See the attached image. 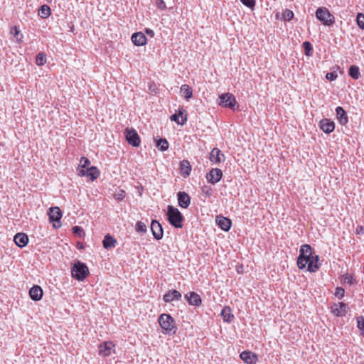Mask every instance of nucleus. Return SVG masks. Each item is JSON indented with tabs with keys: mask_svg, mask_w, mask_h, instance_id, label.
I'll use <instances>...</instances> for the list:
<instances>
[{
	"mask_svg": "<svg viewBox=\"0 0 364 364\" xmlns=\"http://www.w3.org/2000/svg\"><path fill=\"white\" fill-rule=\"evenodd\" d=\"M318 261L319 257L313 255L312 248L309 245L305 244L301 246L297 259V266L299 269H302L307 265L308 271L315 272L320 266Z\"/></svg>",
	"mask_w": 364,
	"mask_h": 364,
	"instance_id": "obj_1",
	"label": "nucleus"
},
{
	"mask_svg": "<svg viewBox=\"0 0 364 364\" xmlns=\"http://www.w3.org/2000/svg\"><path fill=\"white\" fill-rule=\"evenodd\" d=\"M167 217L169 223L176 228L183 227L184 218L178 208L168 205L167 207Z\"/></svg>",
	"mask_w": 364,
	"mask_h": 364,
	"instance_id": "obj_2",
	"label": "nucleus"
},
{
	"mask_svg": "<svg viewBox=\"0 0 364 364\" xmlns=\"http://www.w3.org/2000/svg\"><path fill=\"white\" fill-rule=\"evenodd\" d=\"M159 323L161 328L168 334H174L176 331V322L169 314H162L159 318Z\"/></svg>",
	"mask_w": 364,
	"mask_h": 364,
	"instance_id": "obj_3",
	"label": "nucleus"
},
{
	"mask_svg": "<svg viewBox=\"0 0 364 364\" xmlns=\"http://www.w3.org/2000/svg\"><path fill=\"white\" fill-rule=\"evenodd\" d=\"M73 277L78 281H83L89 274V270L85 264L77 261L72 267Z\"/></svg>",
	"mask_w": 364,
	"mask_h": 364,
	"instance_id": "obj_4",
	"label": "nucleus"
},
{
	"mask_svg": "<svg viewBox=\"0 0 364 364\" xmlns=\"http://www.w3.org/2000/svg\"><path fill=\"white\" fill-rule=\"evenodd\" d=\"M316 18L325 26H331L335 22V17L326 7H320L316 11Z\"/></svg>",
	"mask_w": 364,
	"mask_h": 364,
	"instance_id": "obj_5",
	"label": "nucleus"
},
{
	"mask_svg": "<svg viewBox=\"0 0 364 364\" xmlns=\"http://www.w3.org/2000/svg\"><path fill=\"white\" fill-rule=\"evenodd\" d=\"M218 104L225 107H228L232 110L238 109L239 107L235 96L230 93H225L220 95Z\"/></svg>",
	"mask_w": 364,
	"mask_h": 364,
	"instance_id": "obj_6",
	"label": "nucleus"
},
{
	"mask_svg": "<svg viewBox=\"0 0 364 364\" xmlns=\"http://www.w3.org/2000/svg\"><path fill=\"white\" fill-rule=\"evenodd\" d=\"M124 134L127 142L134 146L138 147L140 145L141 140L136 131L133 128H127Z\"/></svg>",
	"mask_w": 364,
	"mask_h": 364,
	"instance_id": "obj_7",
	"label": "nucleus"
},
{
	"mask_svg": "<svg viewBox=\"0 0 364 364\" xmlns=\"http://www.w3.org/2000/svg\"><path fill=\"white\" fill-rule=\"evenodd\" d=\"M114 344L111 341H105L99 345V354L107 357L114 352Z\"/></svg>",
	"mask_w": 364,
	"mask_h": 364,
	"instance_id": "obj_8",
	"label": "nucleus"
},
{
	"mask_svg": "<svg viewBox=\"0 0 364 364\" xmlns=\"http://www.w3.org/2000/svg\"><path fill=\"white\" fill-rule=\"evenodd\" d=\"M78 175L80 176L90 177L92 181L96 179L99 175L100 171L95 166L87 168V169H78Z\"/></svg>",
	"mask_w": 364,
	"mask_h": 364,
	"instance_id": "obj_9",
	"label": "nucleus"
},
{
	"mask_svg": "<svg viewBox=\"0 0 364 364\" xmlns=\"http://www.w3.org/2000/svg\"><path fill=\"white\" fill-rule=\"evenodd\" d=\"M151 230L156 240H159L163 237L164 230L161 225L157 220H152L151 224Z\"/></svg>",
	"mask_w": 364,
	"mask_h": 364,
	"instance_id": "obj_10",
	"label": "nucleus"
},
{
	"mask_svg": "<svg viewBox=\"0 0 364 364\" xmlns=\"http://www.w3.org/2000/svg\"><path fill=\"white\" fill-rule=\"evenodd\" d=\"M223 173L220 169L212 168L207 175V179L210 183L215 184L221 179Z\"/></svg>",
	"mask_w": 364,
	"mask_h": 364,
	"instance_id": "obj_11",
	"label": "nucleus"
},
{
	"mask_svg": "<svg viewBox=\"0 0 364 364\" xmlns=\"http://www.w3.org/2000/svg\"><path fill=\"white\" fill-rule=\"evenodd\" d=\"M210 160L213 164H219L225 160V156L218 148H214L210 153Z\"/></svg>",
	"mask_w": 364,
	"mask_h": 364,
	"instance_id": "obj_12",
	"label": "nucleus"
},
{
	"mask_svg": "<svg viewBox=\"0 0 364 364\" xmlns=\"http://www.w3.org/2000/svg\"><path fill=\"white\" fill-rule=\"evenodd\" d=\"M240 358L247 364H255L258 360L257 355L250 351H243L240 353Z\"/></svg>",
	"mask_w": 364,
	"mask_h": 364,
	"instance_id": "obj_13",
	"label": "nucleus"
},
{
	"mask_svg": "<svg viewBox=\"0 0 364 364\" xmlns=\"http://www.w3.org/2000/svg\"><path fill=\"white\" fill-rule=\"evenodd\" d=\"M320 129L325 133H331L335 129V123L328 119H323L319 123Z\"/></svg>",
	"mask_w": 364,
	"mask_h": 364,
	"instance_id": "obj_14",
	"label": "nucleus"
},
{
	"mask_svg": "<svg viewBox=\"0 0 364 364\" xmlns=\"http://www.w3.org/2000/svg\"><path fill=\"white\" fill-rule=\"evenodd\" d=\"M181 299V294L177 290H169L163 297L166 303H170L173 301H178Z\"/></svg>",
	"mask_w": 364,
	"mask_h": 364,
	"instance_id": "obj_15",
	"label": "nucleus"
},
{
	"mask_svg": "<svg viewBox=\"0 0 364 364\" xmlns=\"http://www.w3.org/2000/svg\"><path fill=\"white\" fill-rule=\"evenodd\" d=\"M185 299L190 305L198 306L201 304L200 296L194 291L186 294Z\"/></svg>",
	"mask_w": 364,
	"mask_h": 364,
	"instance_id": "obj_16",
	"label": "nucleus"
},
{
	"mask_svg": "<svg viewBox=\"0 0 364 364\" xmlns=\"http://www.w3.org/2000/svg\"><path fill=\"white\" fill-rule=\"evenodd\" d=\"M178 202L180 207L183 208H187L191 203V198L189 196L183 191H180L177 194Z\"/></svg>",
	"mask_w": 364,
	"mask_h": 364,
	"instance_id": "obj_17",
	"label": "nucleus"
},
{
	"mask_svg": "<svg viewBox=\"0 0 364 364\" xmlns=\"http://www.w3.org/2000/svg\"><path fill=\"white\" fill-rule=\"evenodd\" d=\"M132 43L137 46H141L146 44V37L141 32L134 33L132 36Z\"/></svg>",
	"mask_w": 364,
	"mask_h": 364,
	"instance_id": "obj_18",
	"label": "nucleus"
},
{
	"mask_svg": "<svg viewBox=\"0 0 364 364\" xmlns=\"http://www.w3.org/2000/svg\"><path fill=\"white\" fill-rule=\"evenodd\" d=\"M48 215L51 222H59L63 215L60 208L57 206L50 208Z\"/></svg>",
	"mask_w": 364,
	"mask_h": 364,
	"instance_id": "obj_19",
	"label": "nucleus"
},
{
	"mask_svg": "<svg viewBox=\"0 0 364 364\" xmlns=\"http://www.w3.org/2000/svg\"><path fill=\"white\" fill-rule=\"evenodd\" d=\"M336 118L341 125H346L348 122V118L346 112L341 107H337L336 109Z\"/></svg>",
	"mask_w": 364,
	"mask_h": 364,
	"instance_id": "obj_20",
	"label": "nucleus"
},
{
	"mask_svg": "<svg viewBox=\"0 0 364 364\" xmlns=\"http://www.w3.org/2000/svg\"><path fill=\"white\" fill-rule=\"evenodd\" d=\"M216 222L218 226L225 231H228L232 225L231 220L223 216H218L216 218Z\"/></svg>",
	"mask_w": 364,
	"mask_h": 364,
	"instance_id": "obj_21",
	"label": "nucleus"
},
{
	"mask_svg": "<svg viewBox=\"0 0 364 364\" xmlns=\"http://www.w3.org/2000/svg\"><path fill=\"white\" fill-rule=\"evenodd\" d=\"M29 295L32 300L39 301L43 296V290L41 287L34 285L29 291Z\"/></svg>",
	"mask_w": 364,
	"mask_h": 364,
	"instance_id": "obj_22",
	"label": "nucleus"
},
{
	"mask_svg": "<svg viewBox=\"0 0 364 364\" xmlns=\"http://www.w3.org/2000/svg\"><path fill=\"white\" fill-rule=\"evenodd\" d=\"M16 245L20 247H25L28 242V237L25 233H17L14 239Z\"/></svg>",
	"mask_w": 364,
	"mask_h": 364,
	"instance_id": "obj_23",
	"label": "nucleus"
},
{
	"mask_svg": "<svg viewBox=\"0 0 364 364\" xmlns=\"http://www.w3.org/2000/svg\"><path fill=\"white\" fill-rule=\"evenodd\" d=\"M347 311V305L345 303L339 302L338 304H335L332 307V313L337 316H342L346 314Z\"/></svg>",
	"mask_w": 364,
	"mask_h": 364,
	"instance_id": "obj_24",
	"label": "nucleus"
},
{
	"mask_svg": "<svg viewBox=\"0 0 364 364\" xmlns=\"http://www.w3.org/2000/svg\"><path fill=\"white\" fill-rule=\"evenodd\" d=\"M183 112L179 110L178 113H176L171 117V119L176 122L178 124L183 125L187 121L186 115L183 117Z\"/></svg>",
	"mask_w": 364,
	"mask_h": 364,
	"instance_id": "obj_25",
	"label": "nucleus"
},
{
	"mask_svg": "<svg viewBox=\"0 0 364 364\" xmlns=\"http://www.w3.org/2000/svg\"><path fill=\"white\" fill-rule=\"evenodd\" d=\"M102 243L104 248L108 250L115 246L117 240L109 235H107L105 236Z\"/></svg>",
	"mask_w": 364,
	"mask_h": 364,
	"instance_id": "obj_26",
	"label": "nucleus"
},
{
	"mask_svg": "<svg viewBox=\"0 0 364 364\" xmlns=\"http://www.w3.org/2000/svg\"><path fill=\"white\" fill-rule=\"evenodd\" d=\"M221 316L225 322H230L234 316L231 312V309L229 306H225L221 311Z\"/></svg>",
	"mask_w": 364,
	"mask_h": 364,
	"instance_id": "obj_27",
	"label": "nucleus"
},
{
	"mask_svg": "<svg viewBox=\"0 0 364 364\" xmlns=\"http://www.w3.org/2000/svg\"><path fill=\"white\" fill-rule=\"evenodd\" d=\"M180 169H181V174L183 176H189L191 171V166L190 165V163L186 160L182 161L180 164Z\"/></svg>",
	"mask_w": 364,
	"mask_h": 364,
	"instance_id": "obj_28",
	"label": "nucleus"
},
{
	"mask_svg": "<svg viewBox=\"0 0 364 364\" xmlns=\"http://www.w3.org/2000/svg\"><path fill=\"white\" fill-rule=\"evenodd\" d=\"M181 92L183 95L184 97L186 100H189L192 97L193 95V91L191 87L188 85H183L181 87Z\"/></svg>",
	"mask_w": 364,
	"mask_h": 364,
	"instance_id": "obj_29",
	"label": "nucleus"
},
{
	"mask_svg": "<svg viewBox=\"0 0 364 364\" xmlns=\"http://www.w3.org/2000/svg\"><path fill=\"white\" fill-rule=\"evenodd\" d=\"M349 75L354 80H358L360 76V69L357 65H351L349 68Z\"/></svg>",
	"mask_w": 364,
	"mask_h": 364,
	"instance_id": "obj_30",
	"label": "nucleus"
},
{
	"mask_svg": "<svg viewBox=\"0 0 364 364\" xmlns=\"http://www.w3.org/2000/svg\"><path fill=\"white\" fill-rule=\"evenodd\" d=\"M11 34H12L18 42H21L23 38V34L21 33L20 30L16 26L11 28Z\"/></svg>",
	"mask_w": 364,
	"mask_h": 364,
	"instance_id": "obj_31",
	"label": "nucleus"
},
{
	"mask_svg": "<svg viewBox=\"0 0 364 364\" xmlns=\"http://www.w3.org/2000/svg\"><path fill=\"white\" fill-rule=\"evenodd\" d=\"M157 148L162 151H166L168 149V143L166 139H160L156 141Z\"/></svg>",
	"mask_w": 364,
	"mask_h": 364,
	"instance_id": "obj_32",
	"label": "nucleus"
},
{
	"mask_svg": "<svg viewBox=\"0 0 364 364\" xmlns=\"http://www.w3.org/2000/svg\"><path fill=\"white\" fill-rule=\"evenodd\" d=\"M39 14L42 18H47L50 14V8L47 5H43L39 9Z\"/></svg>",
	"mask_w": 364,
	"mask_h": 364,
	"instance_id": "obj_33",
	"label": "nucleus"
},
{
	"mask_svg": "<svg viewBox=\"0 0 364 364\" xmlns=\"http://www.w3.org/2000/svg\"><path fill=\"white\" fill-rule=\"evenodd\" d=\"M36 63L38 65H43L46 63V56L43 53H39L36 58Z\"/></svg>",
	"mask_w": 364,
	"mask_h": 364,
	"instance_id": "obj_34",
	"label": "nucleus"
},
{
	"mask_svg": "<svg viewBox=\"0 0 364 364\" xmlns=\"http://www.w3.org/2000/svg\"><path fill=\"white\" fill-rule=\"evenodd\" d=\"M146 225L141 221H138L135 226V230L138 232L144 233L146 232Z\"/></svg>",
	"mask_w": 364,
	"mask_h": 364,
	"instance_id": "obj_35",
	"label": "nucleus"
},
{
	"mask_svg": "<svg viewBox=\"0 0 364 364\" xmlns=\"http://www.w3.org/2000/svg\"><path fill=\"white\" fill-rule=\"evenodd\" d=\"M357 327L360 331V334L364 336V317L359 316L357 318Z\"/></svg>",
	"mask_w": 364,
	"mask_h": 364,
	"instance_id": "obj_36",
	"label": "nucleus"
},
{
	"mask_svg": "<svg viewBox=\"0 0 364 364\" xmlns=\"http://www.w3.org/2000/svg\"><path fill=\"white\" fill-rule=\"evenodd\" d=\"M294 14L293 11L287 9L284 10V11L283 13L282 18L284 21H289L294 18Z\"/></svg>",
	"mask_w": 364,
	"mask_h": 364,
	"instance_id": "obj_37",
	"label": "nucleus"
},
{
	"mask_svg": "<svg viewBox=\"0 0 364 364\" xmlns=\"http://www.w3.org/2000/svg\"><path fill=\"white\" fill-rule=\"evenodd\" d=\"M303 47H304V49L305 51V54L308 56H311L312 55V50H313L311 44L308 41H305L303 43Z\"/></svg>",
	"mask_w": 364,
	"mask_h": 364,
	"instance_id": "obj_38",
	"label": "nucleus"
},
{
	"mask_svg": "<svg viewBox=\"0 0 364 364\" xmlns=\"http://www.w3.org/2000/svg\"><path fill=\"white\" fill-rule=\"evenodd\" d=\"M356 22L358 26L363 30L364 29V14L362 13H358L356 18Z\"/></svg>",
	"mask_w": 364,
	"mask_h": 364,
	"instance_id": "obj_39",
	"label": "nucleus"
},
{
	"mask_svg": "<svg viewBox=\"0 0 364 364\" xmlns=\"http://www.w3.org/2000/svg\"><path fill=\"white\" fill-rule=\"evenodd\" d=\"M90 164V161L87 158L82 157L79 164V166L80 167L79 169H85V168H88Z\"/></svg>",
	"mask_w": 364,
	"mask_h": 364,
	"instance_id": "obj_40",
	"label": "nucleus"
},
{
	"mask_svg": "<svg viewBox=\"0 0 364 364\" xmlns=\"http://www.w3.org/2000/svg\"><path fill=\"white\" fill-rule=\"evenodd\" d=\"M201 191L206 197H210L213 193L212 188L210 186H203L201 188Z\"/></svg>",
	"mask_w": 364,
	"mask_h": 364,
	"instance_id": "obj_41",
	"label": "nucleus"
},
{
	"mask_svg": "<svg viewBox=\"0 0 364 364\" xmlns=\"http://www.w3.org/2000/svg\"><path fill=\"white\" fill-rule=\"evenodd\" d=\"M126 193L123 190H119L114 194V198L118 201L122 200L125 197Z\"/></svg>",
	"mask_w": 364,
	"mask_h": 364,
	"instance_id": "obj_42",
	"label": "nucleus"
},
{
	"mask_svg": "<svg viewBox=\"0 0 364 364\" xmlns=\"http://www.w3.org/2000/svg\"><path fill=\"white\" fill-rule=\"evenodd\" d=\"M241 2L246 6L253 9L255 6V0H240Z\"/></svg>",
	"mask_w": 364,
	"mask_h": 364,
	"instance_id": "obj_43",
	"label": "nucleus"
},
{
	"mask_svg": "<svg viewBox=\"0 0 364 364\" xmlns=\"http://www.w3.org/2000/svg\"><path fill=\"white\" fill-rule=\"evenodd\" d=\"M345 290L342 287H337L336 289L335 295L336 296L338 297L339 299H341L344 296Z\"/></svg>",
	"mask_w": 364,
	"mask_h": 364,
	"instance_id": "obj_44",
	"label": "nucleus"
},
{
	"mask_svg": "<svg viewBox=\"0 0 364 364\" xmlns=\"http://www.w3.org/2000/svg\"><path fill=\"white\" fill-rule=\"evenodd\" d=\"M337 77H338V75L336 72L328 73L326 75V78L330 81H333V80H336L337 78Z\"/></svg>",
	"mask_w": 364,
	"mask_h": 364,
	"instance_id": "obj_45",
	"label": "nucleus"
},
{
	"mask_svg": "<svg viewBox=\"0 0 364 364\" xmlns=\"http://www.w3.org/2000/svg\"><path fill=\"white\" fill-rule=\"evenodd\" d=\"M73 232L74 234L77 235L78 236L81 237L82 233H83V229L79 226H74L73 228Z\"/></svg>",
	"mask_w": 364,
	"mask_h": 364,
	"instance_id": "obj_46",
	"label": "nucleus"
},
{
	"mask_svg": "<svg viewBox=\"0 0 364 364\" xmlns=\"http://www.w3.org/2000/svg\"><path fill=\"white\" fill-rule=\"evenodd\" d=\"M156 4L161 10H164L166 8V4L164 0H156Z\"/></svg>",
	"mask_w": 364,
	"mask_h": 364,
	"instance_id": "obj_47",
	"label": "nucleus"
},
{
	"mask_svg": "<svg viewBox=\"0 0 364 364\" xmlns=\"http://www.w3.org/2000/svg\"><path fill=\"white\" fill-rule=\"evenodd\" d=\"M145 32L150 37H154V36L155 33H154V31L152 29L146 28Z\"/></svg>",
	"mask_w": 364,
	"mask_h": 364,
	"instance_id": "obj_48",
	"label": "nucleus"
},
{
	"mask_svg": "<svg viewBox=\"0 0 364 364\" xmlns=\"http://www.w3.org/2000/svg\"><path fill=\"white\" fill-rule=\"evenodd\" d=\"M364 232V228L363 226H358L356 228L357 234H363Z\"/></svg>",
	"mask_w": 364,
	"mask_h": 364,
	"instance_id": "obj_49",
	"label": "nucleus"
},
{
	"mask_svg": "<svg viewBox=\"0 0 364 364\" xmlns=\"http://www.w3.org/2000/svg\"><path fill=\"white\" fill-rule=\"evenodd\" d=\"M351 279H352V277H350V278H349V277H346V278L345 279V280H346L348 283H350V284L351 283Z\"/></svg>",
	"mask_w": 364,
	"mask_h": 364,
	"instance_id": "obj_50",
	"label": "nucleus"
},
{
	"mask_svg": "<svg viewBox=\"0 0 364 364\" xmlns=\"http://www.w3.org/2000/svg\"><path fill=\"white\" fill-rule=\"evenodd\" d=\"M48 2H50L52 0H46Z\"/></svg>",
	"mask_w": 364,
	"mask_h": 364,
	"instance_id": "obj_51",
	"label": "nucleus"
}]
</instances>
